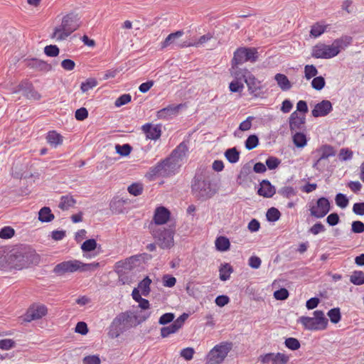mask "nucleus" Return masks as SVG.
Returning a JSON list of instances; mask_svg holds the SVG:
<instances>
[{
	"label": "nucleus",
	"mask_w": 364,
	"mask_h": 364,
	"mask_svg": "<svg viewBox=\"0 0 364 364\" xmlns=\"http://www.w3.org/2000/svg\"><path fill=\"white\" fill-rule=\"evenodd\" d=\"M15 231L10 226H5L0 230V238L10 239L14 235Z\"/></svg>",
	"instance_id": "bf43d9fd"
},
{
	"label": "nucleus",
	"mask_w": 364,
	"mask_h": 364,
	"mask_svg": "<svg viewBox=\"0 0 364 364\" xmlns=\"http://www.w3.org/2000/svg\"><path fill=\"white\" fill-rule=\"evenodd\" d=\"M333 109L332 104L329 100H323L317 103L311 111L314 117H325L328 115Z\"/></svg>",
	"instance_id": "dca6fc26"
},
{
	"label": "nucleus",
	"mask_w": 364,
	"mask_h": 364,
	"mask_svg": "<svg viewBox=\"0 0 364 364\" xmlns=\"http://www.w3.org/2000/svg\"><path fill=\"white\" fill-rule=\"evenodd\" d=\"M179 328L176 326V324L173 322L168 326H165L161 328V336L162 338H166L169 335L177 332Z\"/></svg>",
	"instance_id": "a18cd8bd"
},
{
	"label": "nucleus",
	"mask_w": 364,
	"mask_h": 364,
	"mask_svg": "<svg viewBox=\"0 0 364 364\" xmlns=\"http://www.w3.org/2000/svg\"><path fill=\"white\" fill-rule=\"evenodd\" d=\"M225 156L230 163L235 164L240 159V152L235 147L230 148L225 151Z\"/></svg>",
	"instance_id": "473e14b6"
},
{
	"label": "nucleus",
	"mask_w": 364,
	"mask_h": 364,
	"mask_svg": "<svg viewBox=\"0 0 364 364\" xmlns=\"http://www.w3.org/2000/svg\"><path fill=\"white\" fill-rule=\"evenodd\" d=\"M179 168H178L168 157L157 163L155 166L149 168L147 176L150 179L157 177H169L175 175Z\"/></svg>",
	"instance_id": "423d86ee"
},
{
	"label": "nucleus",
	"mask_w": 364,
	"mask_h": 364,
	"mask_svg": "<svg viewBox=\"0 0 364 364\" xmlns=\"http://www.w3.org/2000/svg\"><path fill=\"white\" fill-rule=\"evenodd\" d=\"M297 322L301 323L304 329L309 331L325 330L328 326V319L321 310L314 311V317L302 316L298 318Z\"/></svg>",
	"instance_id": "39448f33"
},
{
	"label": "nucleus",
	"mask_w": 364,
	"mask_h": 364,
	"mask_svg": "<svg viewBox=\"0 0 364 364\" xmlns=\"http://www.w3.org/2000/svg\"><path fill=\"white\" fill-rule=\"evenodd\" d=\"M127 191L131 195L138 196L143 192V185L140 183H134L128 186Z\"/></svg>",
	"instance_id": "de8ad7c7"
},
{
	"label": "nucleus",
	"mask_w": 364,
	"mask_h": 364,
	"mask_svg": "<svg viewBox=\"0 0 364 364\" xmlns=\"http://www.w3.org/2000/svg\"><path fill=\"white\" fill-rule=\"evenodd\" d=\"M83 364H100L101 360L98 355H87L82 360Z\"/></svg>",
	"instance_id": "774afa93"
},
{
	"label": "nucleus",
	"mask_w": 364,
	"mask_h": 364,
	"mask_svg": "<svg viewBox=\"0 0 364 364\" xmlns=\"http://www.w3.org/2000/svg\"><path fill=\"white\" fill-rule=\"evenodd\" d=\"M215 245L217 250L221 252L228 250L230 247V242L228 238L224 236H220L217 237L215 242Z\"/></svg>",
	"instance_id": "2f4dec72"
},
{
	"label": "nucleus",
	"mask_w": 364,
	"mask_h": 364,
	"mask_svg": "<svg viewBox=\"0 0 364 364\" xmlns=\"http://www.w3.org/2000/svg\"><path fill=\"white\" fill-rule=\"evenodd\" d=\"M331 210L330 202L328 198L321 197L318 198L315 205L310 207L311 216L316 218H322L326 216Z\"/></svg>",
	"instance_id": "9b49d317"
},
{
	"label": "nucleus",
	"mask_w": 364,
	"mask_h": 364,
	"mask_svg": "<svg viewBox=\"0 0 364 364\" xmlns=\"http://www.w3.org/2000/svg\"><path fill=\"white\" fill-rule=\"evenodd\" d=\"M278 193L286 198L295 196L297 193L296 191L291 186H284L279 190Z\"/></svg>",
	"instance_id": "c03bdc74"
},
{
	"label": "nucleus",
	"mask_w": 364,
	"mask_h": 364,
	"mask_svg": "<svg viewBox=\"0 0 364 364\" xmlns=\"http://www.w3.org/2000/svg\"><path fill=\"white\" fill-rule=\"evenodd\" d=\"M47 307L43 304H33L26 312L28 321L41 318L47 314Z\"/></svg>",
	"instance_id": "2eb2a0df"
},
{
	"label": "nucleus",
	"mask_w": 364,
	"mask_h": 364,
	"mask_svg": "<svg viewBox=\"0 0 364 364\" xmlns=\"http://www.w3.org/2000/svg\"><path fill=\"white\" fill-rule=\"evenodd\" d=\"M327 315L333 323H338L341 319V311L338 307L330 309Z\"/></svg>",
	"instance_id": "a19ab883"
},
{
	"label": "nucleus",
	"mask_w": 364,
	"mask_h": 364,
	"mask_svg": "<svg viewBox=\"0 0 364 364\" xmlns=\"http://www.w3.org/2000/svg\"><path fill=\"white\" fill-rule=\"evenodd\" d=\"M46 140L48 143L53 148H56L63 144V137L58 133L56 131H50L48 132L46 136Z\"/></svg>",
	"instance_id": "bb28decb"
},
{
	"label": "nucleus",
	"mask_w": 364,
	"mask_h": 364,
	"mask_svg": "<svg viewBox=\"0 0 364 364\" xmlns=\"http://www.w3.org/2000/svg\"><path fill=\"white\" fill-rule=\"evenodd\" d=\"M293 142L296 146L303 148L306 145V136L304 133L296 132L293 135Z\"/></svg>",
	"instance_id": "c9c22d12"
},
{
	"label": "nucleus",
	"mask_w": 364,
	"mask_h": 364,
	"mask_svg": "<svg viewBox=\"0 0 364 364\" xmlns=\"http://www.w3.org/2000/svg\"><path fill=\"white\" fill-rule=\"evenodd\" d=\"M150 316L151 312L149 311H141L140 313H136L127 311L122 312L113 319L109 326V336L116 338L132 326L145 321Z\"/></svg>",
	"instance_id": "f257e3e1"
},
{
	"label": "nucleus",
	"mask_w": 364,
	"mask_h": 364,
	"mask_svg": "<svg viewBox=\"0 0 364 364\" xmlns=\"http://www.w3.org/2000/svg\"><path fill=\"white\" fill-rule=\"evenodd\" d=\"M9 268L21 269L31 264L38 263L39 256L28 245H20L15 246L9 252Z\"/></svg>",
	"instance_id": "f03ea898"
},
{
	"label": "nucleus",
	"mask_w": 364,
	"mask_h": 364,
	"mask_svg": "<svg viewBox=\"0 0 364 364\" xmlns=\"http://www.w3.org/2000/svg\"><path fill=\"white\" fill-rule=\"evenodd\" d=\"M334 43H337V49L341 51V49H343L348 46L352 42V38L350 36H345L340 38L336 39Z\"/></svg>",
	"instance_id": "37998d69"
},
{
	"label": "nucleus",
	"mask_w": 364,
	"mask_h": 364,
	"mask_svg": "<svg viewBox=\"0 0 364 364\" xmlns=\"http://www.w3.org/2000/svg\"><path fill=\"white\" fill-rule=\"evenodd\" d=\"M233 272L232 267L228 264H222L220 267V279L227 281L230 279L231 273Z\"/></svg>",
	"instance_id": "72a5a7b5"
},
{
	"label": "nucleus",
	"mask_w": 364,
	"mask_h": 364,
	"mask_svg": "<svg viewBox=\"0 0 364 364\" xmlns=\"http://www.w3.org/2000/svg\"><path fill=\"white\" fill-rule=\"evenodd\" d=\"M245 83L250 94L257 95V92L262 88L261 82L252 73L247 75Z\"/></svg>",
	"instance_id": "5701e85b"
},
{
	"label": "nucleus",
	"mask_w": 364,
	"mask_h": 364,
	"mask_svg": "<svg viewBox=\"0 0 364 364\" xmlns=\"http://www.w3.org/2000/svg\"><path fill=\"white\" fill-rule=\"evenodd\" d=\"M141 129L146 134V137L151 140H156L159 139L161 135L160 125L154 126L150 123H146L141 127Z\"/></svg>",
	"instance_id": "f3484780"
},
{
	"label": "nucleus",
	"mask_w": 364,
	"mask_h": 364,
	"mask_svg": "<svg viewBox=\"0 0 364 364\" xmlns=\"http://www.w3.org/2000/svg\"><path fill=\"white\" fill-rule=\"evenodd\" d=\"M139 256H132L124 260H120L116 262L114 269L115 272L117 274H120V272H124L125 269H131L132 268V264L135 261L138 260Z\"/></svg>",
	"instance_id": "4be33fe9"
},
{
	"label": "nucleus",
	"mask_w": 364,
	"mask_h": 364,
	"mask_svg": "<svg viewBox=\"0 0 364 364\" xmlns=\"http://www.w3.org/2000/svg\"><path fill=\"white\" fill-rule=\"evenodd\" d=\"M15 342L12 339H1L0 340V349L4 350H8L14 348Z\"/></svg>",
	"instance_id": "69168bd1"
},
{
	"label": "nucleus",
	"mask_w": 364,
	"mask_h": 364,
	"mask_svg": "<svg viewBox=\"0 0 364 364\" xmlns=\"http://www.w3.org/2000/svg\"><path fill=\"white\" fill-rule=\"evenodd\" d=\"M259 360L262 364H287L289 358L288 355L282 353H269L261 355Z\"/></svg>",
	"instance_id": "4468645a"
},
{
	"label": "nucleus",
	"mask_w": 364,
	"mask_h": 364,
	"mask_svg": "<svg viewBox=\"0 0 364 364\" xmlns=\"http://www.w3.org/2000/svg\"><path fill=\"white\" fill-rule=\"evenodd\" d=\"M238 65H235L233 68L231 65V75L234 77L235 80L240 82L244 80L245 82L247 75H249L251 72L247 68H239Z\"/></svg>",
	"instance_id": "393cba45"
},
{
	"label": "nucleus",
	"mask_w": 364,
	"mask_h": 364,
	"mask_svg": "<svg viewBox=\"0 0 364 364\" xmlns=\"http://www.w3.org/2000/svg\"><path fill=\"white\" fill-rule=\"evenodd\" d=\"M97 247V242L95 239H89L85 240L81 245L83 252H90L94 250Z\"/></svg>",
	"instance_id": "5fc2aeb1"
},
{
	"label": "nucleus",
	"mask_w": 364,
	"mask_h": 364,
	"mask_svg": "<svg viewBox=\"0 0 364 364\" xmlns=\"http://www.w3.org/2000/svg\"><path fill=\"white\" fill-rule=\"evenodd\" d=\"M151 232L161 248L169 249L173 246L174 228H151Z\"/></svg>",
	"instance_id": "0eeeda50"
},
{
	"label": "nucleus",
	"mask_w": 364,
	"mask_h": 364,
	"mask_svg": "<svg viewBox=\"0 0 364 364\" xmlns=\"http://www.w3.org/2000/svg\"><path fill=\"white\" fill-rule=\"evenodd\" d=\"M325 85L326 81L322 76L315 77L311 81V86L316 90H321Z\"/></svg>",
	"instance_id": "3c124183"
},
{
	"label": "nucleus",
	"mask_w": 364,
	"mask_h": 364,
	"mask_svg": "<svg viewBox=\"0 0 364 364\" xmlns=\"http://www.w3.org/2000/svg\"><path fill=\"white\" fill-rule=\"evenodd\" d=\"M183 35V31H177L176 32L170 33L166 39L162 42L161 47L162 48H166L171 45L173 46H176L177 48H179L178 46V44L183 43V42L179 43L177 42L176 40L181 38Z\"/></svg>",
	"instance_id": "a878e982"
},
{
	"label": "nucleus",
	"mask_w": 364,
	"mask_h": 364,
	"mask_svg": "<svg viewBox=\"0 0 364 364\" xmlns=\"http://www.w3.org/2000/svg\"><path fill=\"white\" fill-rule=\"evenodd\" d=\"M54 219V215L51 213L50 208L43 207L38 213V220L43 223H48Z\"/></svg>",
	"instance_id": "7c9ffc66"
},
{
	"label": "nucleus",
	"mask_w": 364,
	"mask_h": 364,
	"mask_svg": "<svg viewBox=\"0 0 364 364\" xmlns=\"http://www.w3.org/2000/svg\"><path fill=\"white\" fill-rule=\"evenodd\" d=\"M274 79L282 90H288L291 87V84L285 75L277 73L274 76Z\"/></svg>",
	"instance_id": "c756f323"
},
{
	"label": "nucleus",
	"mask_w": 364,
	"mask_h": 364,
	"mask_svg": "<svg viewBox=\"0 0 364 364\" xmlns=\"http://www.w3.org/2000/svg\"><path fill=\"white\" fill-rule=\"evenodd\" d=\"M188 148L184 142L180 143L168 156L169 159L180 168L187 158Z\"/></svg>",
	"instance_id": "f8f14e48"
},
{
	"label": "nucleus",
	"mask_w": 364,
	"mask_h": 364,
	"mask_svg": "<svg viewBox=\"0 0 364 364\" xmlns=\"http://www.w3.org/2000/svg\"><path fill=\"white\" fill-rule=\"evenodd\" d=\"M284 344L290 350H296L300 348L299 341L295 338H288L285 340Z\"/></svg>",
	"instance_id": "052dcab7"
},
{
	"label": "nucleus",
	"mask_w": 364,
	"mask_h": 364,
	"mask_svg": "<svg viewBox=\"0 0 364 364\" xmlns=\"http://www.w3.org/2000/svg\"><path fill=\"white\" fill-rule=\"evenodd\" d=\"M274 296L277 300H285L289 296V291L285 288H281L274 291Z\"/></svg>",
	"instance_id": "338daca9"
},
{
	"label": "nucleus",
	"mask_w": 364,
	"mask_h": 364,
	"mask_svg": "<svg viewBox=\"0 0 364 364\" xmlns=\"http://www.w3.org/2000/svg\"><path fill=\"white\" fill-rule=\"evenodd\" d=\"M132 96L130 94H123L120 95L114 102V105L117 107H120L129 102H131Z\"/></svg>",
	"instance_id": "6e6d98bb"
},
{
	"label": "nucleus",
	"mask_w": 364,
	"mask_h": 364,
	"mask_svg": "<svg viewBox=\"0 0 364 364\" xmlns=\"http://www.w3.org/2000/svg\"><path fill=\"white\" fill-rule=\"evenodd\" d=\"M229 89L232 92H241L244 89L242 82L233 80L229 85Z\"/></svg>",
	"instance_id": "e2e57ef3"
},
{
	"label": "nucleus",
	"mask_w": 364,
	"mask_h": 364,
	"mask_svg": "<svg viewBox=\"0 0 364 364\" xmlns=\"http://www.w3.org/2000/svg\"><path fill=\"white\" fill-rule=\"evenodd\" d=\"M319 151L321 153L319 160L326 159L330 156H334L336 155V151L333 147L328 144L323 145L320 148Z\"/></svg>",
	"instance_id": "f704fd0d"
},
{
	"label": "nucleus",
	"mask_w": 364,
	"mask_h": 364,
	"mask_svg": "<svg viewBox=\"0 0 364 364\" xmlns=\"http://www.w3.org/2000/svg\"><path fill=\"white\" fill-rule=\"evenodd\" d=\"M171 213L165 207L160 206L155 210L154 221L156 225L165 224L170 218Z\"/></svg>",
	"instance_id": "aec40b11"
},
{
	"label": "nucleus",
	"mask_w": 364,
	"mask_h": 364,
	"mask_svg": "<svg viewBox=\"0 0 364 364\" xmlns=\"http://www.w3.org/2000/svg\"><path fill=\"white\" fill-rule=\"evenodd\" d=\"M44 53L47 56L56 57L59 55L60 50L55 45H49L44 48Z\"/></svg>",
	"instance_id": "4d7b16f0"
},
{
	"label": "nucleus",
	"mask_w": 364,
	"mask_h": 364,
	"mask_svg": "<svg viewBox=\"0 0 364 364\" xmlns=\"http://www.w3.org/2000/svg\"><path fill=\"white\" fill-rule=\"evenodd\" d=\"M79 27L80 21L77 15L73 13L68 14L63 16L60 25L54 28L52 38L58 41H64Z\"/></svg>",
	"instance_id": "20e7f679"
},
{
	"label": "nucleus",
	"mask_w": 364,
	"mask_h": 364,
	"mask_svg": "<svg viewBox=\"0 0 364 364\" xmlns=\"http://www.w3.org/2000/svg\"><path fill=\"white\" fill-rule=\"evenodd\" d=\"M281 161L275 156H269L266 160V166L269 170L275 169L280 164Z\"/></svg>",
	"instance_id": "680f3d73"
},
{
	"label": "nucleus",
	"mask_w": 364,
	"mask_h": 364,
	"mask_svg": "<svg viewBox=\"0 0 364 364\" xmlns=\"http://www.w3.org/2000/svg\"><path fill=\"white\" fill-rule=\"evenodd\" d=\"M9 252L5 247H0V268H9Z\"/></svg>",
	"instance_id": "ea45409f"
},
{
	"label": "nucleus",
	"mask_w": 364,
	"mask_h": 364,
	"mask_svg": "<svg viewBox=\"0 0 364 364\" xmlns=\"http://www.w3.org/2000/svg\"><path fill=\"white\" fill-rule=\"evenodd\" d=\"M259 144V139L257 135H250L245 141V148L247 150H252Z\"/></svg>",
	"instance_id": "49530a36"
},
{
	"label": "nucleus",
	"mask_w": 364,
	"mask_h": 364,
	"mask_svg": "<svg viewBox=\"0 0 364 364\" xmlns=\"http://www.w3.org/2000/svg\"><path fill=\"white\" fill-rule=\"evenodd\" d=\"M26 65L31 68H35L41 71H49L52 69L50 64L37 58L27 59Z\"/></svg>",
	"instance_id": "b1692460"
},
{
	"label": "nucleus",
	"mask_w": 364,
	"mask_h": 364,
	"mask_svg": "<svg viewBox=\"0 0 364 364\" xmlns=\"http://www.w3.org/2000/svg\"><path fill=\"white\" fill-rule=\"evenodd\" d=\"M80 261L77 259L64 261L55 266L53 272L58 275L73 273L79 271Z\"/></svg>",
	"instance_id": "ddd939ff"
},
{
	"label": "nucleus",
	"mask_w": 364,
	"mask_h": 364,
	"mask_svg": "<svg viewBox=\"0 0 364 364\" xmlns=\"http://www.w3.org/2000/svg\"><path fill=\"white\" fill-rule=\"evenodd\" d=\"M335 200L336 205L341 208H346L349 203V200L346 196L341 193L336 194Z\"/></svg>",
	"instance_id": "8fccbe9b"
},
{
	"label": "nucleus",
	"mask_w": 364,
	"mask_h": 364,
	"mask_svg": "<svg viewBox=\"0 0 364 364\" xmlns=\"http://www.w3.org/2000/svg\"><path fill=\"white\" fill-rule=\"evenodd\" d=\"M232 344L230 342H221L215 346L206 357L207 364H220L231 350Z\"/></svg>",
	"instance_id": "6e6552de"
},
{
	"label": "nucleus",
	"mask_w": 364,
	"mask_h": 364,
	"mask_svg": "<svg viewBox=\"0 0 364 364\" xmlns=\"http://www.w3.org/2000/svg\"><path fill=\"white\" fill-rule=\"evenodd\" d=\"M259 54L256 48L240 47L234 52L231 65H241L246 62L255 63L258 60Z\"/></svg>",
	"instance_id": "1a4fd4ad"
},
{
	"label": "nucleus",
	"mask_w": 364,
	"mask_h": 364,
	"mask_svg": "<svg viewBox=\"0 0 364 364\" xmlns=\"http://www.w3.org/2000/svg\"><path fill=\"white\" fill-rule=\"evenodd\" d=\"M306 122L305 116H301L296 111L293 112L289 117V128L291 132L301 130Z\"/></svg>",
	"instance_id": "a211bd4d"
},
{
	"label": "nucleus",
	"mask_w": 364,
	"mask_h": 364,
	"mask_svg": "<svg viewBox=\"0 0 364 364\" xmlns=\"http://www.w3.org/2000/svg\"><path fill=\"white\" fill-rule=\"evenodd\" d=\"M213 38V35L210 33L205 34L199 38V39L197 41L194 42H187L183 41V43L178 44V47L181 48H186V47H191V46H195L198 47L200 45H203L210 41Z\"/></svg>",
	"instance_id": "cd10ccee"
},
{
	"label": "nucleus",
	"mask_w": 364,
	"mask_h": 364,
	"mask_svg": "<svg viewBox=\"0 0 364 364\" xmlns=\"http://www.w3.org/2000/svg\"><path fill=\"white\" fill-rule=\"evenodd\" d=\"M216 193L217 189L208 175L203 172L196 173L191 181V193L196 200L206 201L212 198Z\"/></svg>",
	"instance_id": "7ed1b4c3"
},
{
	"label": "nucleus",
	"mask_w": 364,
	"mask_h": 364,
	"mask_svg": "<svg viewBox=\"0 0 364 364\" xmlns=\"http://www.w3.org/2000/svg\"><path fill=\"white\" fill-rule=\"evenodd\" d=\"M151 283V280L149 277H146L143 280H141L138 285V289H139L141 291V294L144 296L149 295L150 292V284Z\"/></svg>",
	"instance_id": "4c0bfd02"
},
{
	"label": "nucleus",
	"mask_w": 364,
	"mask_h": 364,
	"mask_svg": "<svg viewBox=\"0 0 364 364\" xmlns=\"http://www.w3.org/2000/svg\"><path fill=\"white\" fill-rule=\"evenodd\" d=\"M76 203V200L73 196L68 194L60 197L58 208L62 210H67L70 208L73 207Z\"/></svg>",
	"instance_id": "c85d7f7f"
},
{
	"label": "nucleus",
	"mask_w": 364,
	"mask_h": 364,
	"mask_svg": "<svg viewBox=\"0 0 364 364\" xmlns=\"http://www.w3.org/2000/svg\"><path fill=\"white\" fill-rule=\"evenodd\" d=\"M280 216H281V213H280L279 210L277 208H274V207H272L269 209H268V210L266 213L267 219L269 222H276V221L279 220V219L280 218Z\"/></svg>",
	"instance_id": "79ce46f5"
},
{
	"label": "nucleus",
	"mask_w": 364,
	"mask_h": 364,
	"mask_svg": "<svg viewBox=\"0 0 364 364\" xmlns=\"http://www.w3.org/2000/svg\"><path fill=\"white\" fill-rule=\"evenodd\" d=\"M100 266L98 262H92V263H83L80 262L79 265V271L80 272H92L97 269Z\"/></svg>",
	"instance_id": "864d4df0"
},
{
	"label": "nucleus",
	"mask_w": 364,
	"mask_h": 364,
	"mask_svg": "<svg viewBox=\"0 0 364 364\" xmlns=\"http://www.w3.org/2000/svg\"><path fill=\"white\" fill-rule=\"evenodd\" d=\"M116 152L122 156H128L132 151V146L129 144L123 145L117 144L115 146Z\"/></svg>",
	"instance_id": "09e8293b"
},
{
	"label": "nucleus",
	"mask_w": 364,
	"mask_h": 364,
	"mask_svg": "<svg viewBox=\"0 0 364 364\" xmlns=\"http://www.w3.org/2000/svg\"><path fill=\"white\" fill-rule=\"evenodd\" d=\"M276 193V189L271 184L269 181L264 179L260 182V188L257 191V193L264 198H271Z\"/></svg>",
	"instance_id": "412c9836"
},
{
	"label": "nucleus",
	"mask_w": 364,
	"mask_h": 364,
	"mask_svg": "<svg viewBox=\"0 0 364 364\" xmlns=\"http://www.w3.org/2000/svg\"><path fill=\"white\" fill-rule=\"evenodd\" d=\"M350 282L355 285L364 284V272L363 271H354L350 277Z\"/></svg>",
	"instance_id": "58836bf2"
},
{
	"label": "nucleus",
	"mask_w": 364,
	"mask_h": 364,
	"mask_svg": "<svg viewBox=\"0 0 364 364\" xmlns=\"http://www.w3.org/2000/svg\"><path fill=\"white\" fill-rule=\"evenodd\" d=\"M337 43L333 42L331 45L318 43L313 47L311 55L315 58L330 59L339 53L337 49Z\"/></svg>",
	"instance_id": "9d476101"
},
{
	"label": "nucleus",
	"mask_w": 364,
	"mask_h": 364,
	"mask_svg": "<svg viewBox=\"0 0 364 364\" xmlns=\"http://www.w3.org/2000/svg\"><path fill=\"white\" fill-rule=\"evenodd\" d=\"M325 231H326V228L321 222H318V223H315L309 230V232L313 234L314 235H318L321 232H323Z\"/></svg>",
	"instance_id": "0e129e2a"
},
{
	"label": "nucleus",
	"mask_w": 364,
	"mask_h": 364,
	"mask_svg": "<svg viewBox=\"0 0 364 364\" xmlns=\"http://www.w3.org/2000/svg\"><path fill=\"white\" fill-rule=\"evenodd\" d=\"M181 107V104L178 105H168L166 107H164L159 110L157 112L156 116L160 119H168L171 118L172 116L177 114Z\"/></svg>",
	"instance_id": "6ab92c4d"
},
{
	"label": "nucleus",
	"mask_w": 364,
	"mask_h": 364,
	"mask_svg": "<svg viewBox=\"0 0 364 364\" xmlns=\"http://www.w3.org/2000/svg\"><path fill=\"white\" fill-rule=\"evenodd\" d=\"M305 77L307 80H310L312 77H315L318 74L316 68L313 65H306L304 67Z\"/></svg>",
	"instance_id": "13d9d810"
},
{
	"label": "nucleus",
	"mask_w": 364,
	"mask_h": 364,
	"mask_svg": "<svg viewBox=\"0 0 364 364\" xmlns=\"http://www.w3.org/2000/svg\"><path fill=\"white\" fill-rule=\"evenodd\" d=\"M97 82L94 78H89L85 82L81 83L80 89L82 92H85L97 86Z\"/></svg>",
	"instance_id": "603ef678"
},
{
	"label": "nucleus",
	"mask_w": 364,
	"mask_h": 364,
	"mask_svg": "<svg viewBox=\"0 0 364 364\" xmlns=\"http://www.w3.org/2000/svg\"><path fill=\"white\" fill-rule=\"evenodd\" d=\"M326 27V25H324L318 22L316 23L311 26L310 31L311 36H314V38L319 37L321 34H323L325 32Z\"/></svg>",
	"instance_id": "e433bc0d"
}]
</instances>
